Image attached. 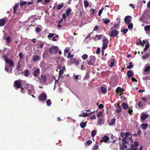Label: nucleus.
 Segmentation results:
<instances>
[{
	"label": "nucleus",
	"mask_w": 150,
	"mask_h": 150,
	"mask_svg": "<svg viewBox=\"0 0 150 150\" xmlns=\"http://www.w3.org/2000/svg\"><path fill=\"white\" fill-rule=\"evenodd\" d=\"M109 137H108L107 136H104L102 138V140H100V142H107L109 140Z\"/></svg>",
	"instance_id": "2eb2a0df"
},
{
	"label": "nucleus",
	"mask_w": 150,
	"mask_h": 150,
	"mask_svg": "<svg viewBox=\"0 0 150 150\" xmlns=\"http://www.w3.org/2000/svg\"><path fill=\"white\" fill-rule=\"evenodd\" d=\"M96 116L95 115H93L90 117V119L91 120L96 119Z\"/></svg>",
	"instance_id": "13d9d810"
},
{
	"label": "nucleus",
	"mask_w": 150,
	"mask_h": 150,
	"mask_svg": "<svg viewBox=\"0 0 150 150\" xmlns=\"http://www.w3.org/2000/svg\"><path fill=\"white\" fill-rule=\"evenodd\" d=\"M102 50H105L108 47V45L109 43V41L108 39L105 38H105L102 40Z\"/></svg>",
	"instance_id": "7ed1b4c3"
},
{
	"label": "nucleus",
	"mask_w": 150,
	"mask_h": 150,
	"mask_svg": "<svg viewBox=\"0 0 150 150\" xmlns=\"http://www.w3.org/2000/svg\"><path fill=\"white\" fill-rule=\"evenodd\" d=\"M96 60V59L94 56H91L87 60L88 64L93 65L95 63Z\"/></svg>",
	"instance_id": "f257e3e1"
},
{
	"label": "nucleus",
	"mask_w": 150,
	"mask_h": 150,
	"mask_svg": "<svg viewBox=\"0 0 150 150\" xmlns=\"http://www.w3.org/2000/svg\"><path fill=\"white\" fill-rule=\"evenodd\" d=\"M84 7L86 8L87 7L89 6V2L88 1H87V0H84Z\"/></svg>",
	"instance_id": "c756f323"
},
{
	"label": "nucleus",
	"mask_w": 150,
	"mask_h": 150,
	"mask_svg": "<svg viewBox=\"0 0 150 150\" xmlns=\"http://www.w3.org/2000/svg\"><path fill=\"white\" fill-rule=\"evenodd\" d=\"M44 45V44L42 43L40 44L39 45L38 44L37 46V47L38 48L41 49L43 47Z\"/></svg>",
	"instance_id": "a19ab883"
},
{
	"label": "nucleus",
	"mask_w": 150,
	"mask_h": 150,
	"mask_svg": "<svg viewBox=\"0 0 150 150\" xmlns=\"http://www.w3.org/2000/svg\"><path fill=\"white\" fill-rule=\"evenodd\" d=\"M122 108L125 110H126L129 108V106L125 102H123L122 104Z\"/></svg>",
	"instance_id": "a211bd4d"
},
{
	"label": "nucleus",
	"mask_w": 150,
	"mask_h": 150,
	"mask_svg": "<svg viewBox=\"0 0 150 150\" xmlns=\"http://www.w3.org/2000/svg\"><path fill=\"white\" fill-rule=\"evenodd\" d=\"M90 78L89 74L88 72H86L85 78L86 79H88Z\"/></svg>",
	"instance_id": "8fccbe9b"
},
{
	"label": "nucleus",
	"mask_w": 150,
	"mask_h": 150,
	"mask_svg": "<svg viewBox=\"0 0 150 150\" xmlns=\"http://www.w3.org/2000/svg\"><path fill=\"white\" fill-rule=\"evenodd\" d=\"M59 76L58 77V79H59L60 77L64 73V71L63 69H60L59 71Z\"/></svg>",
	"instance_id": "58836bf2"
},
{
	"label": "nucleus",
	"mask_w": 150,
	"mask_h": 150,
	"mask_svg": "<svg viewBox=\"0 0 150 150\" xmlns=\"http://www.w3.org/2000/svg\"><path fill=\"white\" fill-rule=\"evenodd\" d=\"M122 90L120 87H117L116 89V92L117 94L118 93L120 92H121Z\"/></svg>",
	"instance_id": "72a5a7b5"
},
{
	"label": "nucleus",
	"mask_w": 150,
	"mask_h": 150,
	"mask_svg": "<svg viewBox=\"0 0 150 150\" xmlns=\"http://www.w3.org/2000/svg\"><path fill=\"white\" fill-rule=\"evenodd\" d=\"M8 21L7 17L0 19V26H3L4 25L5 23Z\"/></svg>",
	"instance_id": "6e6552de"
},
{
	"label": "nucleus",
	"mask_w": 150,
	"mask_h": 150,
	"mask_svg": "<svg viewBox=\"0 0 150 150\" xmlns=\"http://www.w3.org/2000/svg\"><path fill=\"white\" fill-rule=\"evenodd\" d=\"M92 143V141L91 140H88L85 143V144L86 145H90Z\"/></svg>",
	"instance_id": "4c0bfd02"
},
{
	"label": "nucleus",
	"mask_w": 150,
	"mask_h": 150,
	"mask_svg": "<svg viewBox=\"0 0 150 150\" xmlns=\"http://www.w3.org/2000/svg\"><path fill=\"white\" fill-rule=\"evenodd\" d=\"M150 55V53L146 54L144 56H142V58L146 59Z\"/></svg>",
	"instance_id": "473e14b6"
},
{
	"label": "nucleus",
	"mask_w": 150,
	"mask_h": 150,
	"mask_svg": "<svg viewBox=\"0 0 150 150\" xmlns=\"http://www.w3.org/2000/svg\"><path fill=\"white\" fill-rule=\"evenodd\" d=\"M64 6L63 3L59 4L57 6V9L59 10H60Z\"/></svg>",
	"instance_id": "4be33fe9"
},
{
	"label": "nucleus",
	"mask_w": 150,
	"mask_h": 150,
	"mask_svg": "<svg viewBox=\"0 0 150 150\" xmlns=\"http://www.w3.org/2000/svg\"><path fill=\"white\" fill-rule=\"evenodd\" d=\"M28 92V93L29 95H31L32 94V91L31 90V88H30L27 90Z\"/></svg>",
	"instance_id": "69168bd1"
},
{
	"label": "nucleus",
	"mask_w": 150,
	"mask_h": 150,
	"mask_svg": "<svg viewBox=\"0 0 150 150\" xmlns=\"http://www.w3.org/2000/svg\"><path fill=\"white\" fill-rule=\"evenodd\" d=\"M127 75L128 77L130 78L134 76V74L132 71L128 70L127 72Z\"/></svg>",
	"instance_id": "4468645a"
},
{
	"label": "nucleus",
	"mask_w": 150,
	"mask_h": 150,
	"mask_svg": "<svg viewBox=\"0 0 150 150\" xmlns=\"http://www.w3.org/2000/svg\"><path fill=\"white\" fill-rule=\"evenodd\" d=\"M104 107V105L102 104H100L98 106V108L100 109H101L103 108Z\"/></svg>",
	"instance_id": "bf43d9fd"
},
{
	"label": "nucleus",
	"mask_w": 150,
	"mask_h": 150,
	"mask_svg": "<svg viewBox=\"0 0 150 150\" xmlns=\"http://www.w3.org/2000/svg\"><path fill=\"white\" fill-rule=\"evenodd\" d=\"M130 134L129 132H127L125 133L121 132L120 135V136L122 137V139H120V140H123L124 139H126L127 138H128V137L130 135Z\"/></svg>",
	"instance_id": "f03ea898"
},
{
	"label": "nucleus",
	"mask_w": 150,
	"mask_h": 150,
	"mask_svg": "<svg viewBox=\"0 0 150 150\" xmlns=\"http://www.w3.org/2000/svg\"><path fill=\"white\" fill-rule=\"evenodd\" d=\"M47 96L45 93H41L38 96V99L41 101H45L47 99Z\"/></svg>",
	"instance_id": "39448f33"
},
{
	"label": "nucleus",
	"mask_w": 150,
	"mask_h": 150,
	"mask_svg": "<svg viewBox=\"0 0 150 150\" xmlns=\"http://www.w3.org/2000/svg\"><path fill=\"white\" fill-rule=\"evenodd\" d=\"M132 19V18L131 16H127L125 18V22L126 24H129L131 22Z\"/></svg>",
	"instance_id": "0eeeda50"
},
{
	"label": "nucleus",
	"mask_w": 150,
	"mask_h": 150,
	"mask_svg": "<svg viewBox=\"0 0 150 150\" xmlns=\"http://www.w3.org/2000/svg\"><path fill=\"white\" fill-rule=\"evenodd\" d=\"M19 5L18 4H16L15 5H14V7H13V14H14L16 13V11L17 9V8L18 7Z\"/></svg>",
	"instance_id": "dca6fc26"
},
{
	"label": "nucleus",
	"mask_w": 150,
	"mask_h": 150,
	"mask_svg": "<svg viewBox=\"0 0 150 150\" xmlns=\"http://www.w3.org/2000/svg\"><path fill=\"white\" fill-rule=\"evenodd\" d=\"M40 72V69H39L38 68L36 69L34 71L33 74L35 77H37L38 76V75H39Z\"/></svg>",
	"instance_id": "ddd939ff"
},
{
	"label": "nucleus",
	"mask_w": 150,
	"mask_h": 150,
	"mask_svg": "<svg viewBox=\"0 0 150 150\" xmlns=\"http://www.w3.org/2000/svg\"><path fill=\"white\" fill-rule=\"evenodd\" d=\"M5 62L10 67H14V62L11 60L10 59H6V61Z\"/></svg>",
	"instance_id": "9b49d317"
},
{
	"label": "nucleus",
	"mask_w": 150,
	"mask_h": 150,
	"mask_svg": "<svg viewBox=\"0 0 150 150\" xmlns=\"http://www.w3.org/2000/svg\"><path fill=\"white\" fill-rule=\"evenodd\" d=\"M128 28L129 29H132L133 27V25L132 23H130L128 24Z\"/></svg>",
	"instance_id": "09e8293b"
},
{
	"label": "nucleus",
	"mask_w": 150,
	"mask_h": 150,
	"mask_svg": "<svg viewBox=\"0 0 150 150\" xmlns=\"http://www.w3.org/2000/svg\"><path fill=\"white\" fill-rule=\"evenodd\" d=\"M86 125V123L85 122H81L80 124V126L82 128H84Z\"/></svg>",
	"instance_id": "7c9ffc66"
},
{
	"label": "nucleus",
	"mask_w": 150,
	"mask_h": 150,
	"mask_svg": "<svg viewBox=\"0 0 150 150\" xmlns=\"http://www.w3.org/2000/svg\"><path fill=\"white\" fill-rule=\"evenodd\" d=\"M129 64V65L127 66V68L128 69L132 68L133 67V65L132 62H130Z\"/></svg>",
	"instance_id": "c03bdc74"
},
{
	"label": "nucleus",
	"mask_w": 150,
	"mask_h": 150,
	"mask_svg": "<svg viewBox=\"0 0 150 150\" xmlns=\"http://www.w3.org/2000/svg\"><path fill=\"white\" fill-rule=\"evenodd\" d=\"M128 31V29H124L123 30V33L125 34L127 33V32Z\"/></svg>",
	"instance_id": "0e129e2a"
},
{
	"label": "nucleus",
	"mask_w": 150,
	"mask_h": 150,
	"mask_svg": "<svg viewBox=\"0 0 150 150\" xmlns=\"http://www.w3.org/2000/svg\"><path fill=\"white\" fill-rule=\"evenodd\" d=\"M46 103L48 106H50L51 105L52 103L50 100L48 99L46 101Z\"/></svg>",
	"instance_id": "79ce46f5"
},
{
	"label": "nucleus",
	"mask_w": 150,
	"mask_h": 150,
	"mask_svg": "<svg viewBox=\"0 0 150 150\" xmlns=\"http://www.w3.org/2000/svg\"><path fill=\"white\" fill-rule=\"evenodd\" d=\"M6 41L10 43L11 42V39L10 36H8L6 38Z\"/></svg>",
	"instance_id": "052dcab7"
},
{
	"label": "nucleus",
	"mask_w": 150,
	"mask_h": 150,
	"mask_svg": "<svg viewBox=\"0 0 150 150\" xmlns=\"http://www.w3.org/2000/svg\"><path fill=\"white\" fill-rule=\"evenodd\" d=\"M65 59L63 57H62L60 58L59 61L61 63H63Z\"/></svg>",
	"instance_id": "338daca9"
},
{
	"label": "nucleus",
	"mask_w": 150,
	"mask_h": 150,
	"mask_svg": "<svg viewBox=\"0 0 150 150\" xmlns=\"http://www.w3.org/2000/svg\"><path fill=\"white\" fill-rule=\"evenodd\" d=\"M27 4V2L25 1H22L20 2V5L21 6H22L24 5H26Z\"/></svg>",
	"instance_id": "c9c22d12"
},
{
	"label": "nucleus",
	"mask_w": 150,
	"mask_h": 150,
	"mask_svg": "<svg viewBox=\"0 0 150 150\" xmlns=\"http://www.w3.org/2000/svg\"><path fill=\"white\" fill-rule=\"evenodd\" d=\"M122 110V108L121 107H117L116 109V112L117 113H119Z\"/></svg>",
	"instance_id": "e433bc0d"
},
{
	"label": "nucleus",
	"mask_w": 150,
	"mask_h": 150,
	"mask_svg": "<svg viewBox=\"0 0 150 150\" xmlns=\"http://www.w3.org/2000/svg\"><path fill=\"white\" fill-rule=\"evenodd\" d=\"M103 35H96V37L95 38H94V40H96V38H97V40H100Z\"/></svg>",
	"instance_id": "5701e85b"
},
{
	"label": "nucleus",
	"mask_w": 150,
	"mask_h": 150,
	"mask_svg": "<svg viewBox=\"0 0 150 150\" xmlns=\"http://www.w3.org/2000/svg\"><path fill=\"white\" fill-rule=\"evenodd\" d=\"M149 47V43L148 41L147 42V44L145 45V48L144 49V52H145L146 51H147L148 48Z\"/></svg>",
	"instance_id": "6ab92c4d"
},
{
	"label": "nucleus",
	"mask_w": 150,
	"mask_h": 150,
	"mask_svg": "<svg viewBox=\"0 0 150 150\" xmlns=\"http://www.w3.org/2000/svg\"><path fill=\"white\" fill-rule=\"evenodd\" d=\"M30 74V71L28 70H26L24 72V75L26 77L28 76Z\"/></svg>",
	"instance_id": "f3484780"
},
{
	"label": "nucleus",
	"mask_w": 150,
	"mask_h": 150,
	"mask_svg": "<svg viewBox=\"0 0 150 150\" xmlns=\"http://www.w3.org/2000/svg\"><path fill=\"white\" fill-rule=\"evenodd\" d=\"M148 115L146 114H143L141 116V118L142 120H145L148 117Z\"/></svg>",
	"instance_id": "b1692460"
},
{
	"label": "nucleus",
	"mask_w": 150,
	"mask_h": 150,
	"mask_svg": "<svg viewBox=\"0 0 150 150\" xmlns=\"http://www.w3.org/2000/svg\"><path fill=\"white\" fill-rule=\"evenodd\" d=\"M119 28V25L117 24H114V25L113 27H111V28L110 29V30H111L112 29H114V28H115L116 29H118Z\"/></svg>",
	"instance_id": "2f4dec72"
},
{
	"label": "nucleus",
	"mask_w": 150,
	"mask_h": 150,
	"mask_svg": "<svg viewBox=\"0 0 150 150\" xmlns=\"http://www.w3.org/2000/svg\"><path fill=\"white\" fill-rule=\"evenodd\" d=\"M107 89L106 88H105L104 87H101V92L102 93H105L107 92Z\"/></svg>",
	"instance_id": "393cba45"
},
{
	"label": "nucleus",
	"mask_w": 150,
	"mask_h": 150,
	"mask_svg": "<svg viewBox=\"0 0 150 150\" xmlns=\"http://www.w3.org/2000/svg\"><path fill=\"white\" fill-rule=\"evenodd\" d=\"M20 80H18L15 81L14 85L17 88H21V81Z\"/></svg>",
	"instance_id": "9d476101"
},
{
	"label": "nucleus",
	"mask_w": 150,
	"mask_h": 150,
	"mask_svg": "<svg viewBox=\"0 0 150 150\" xmlns=\"http://www.w3.org/2000/svg\"><path fill=\"white\" fill-rule=\"evenodd\" d=\"M20 61H19L18 63L17 66L16 68L17 70H19L21 69V66L20 64Z\"/></svg>",
	"instance_id": "37998d69"
},
{
	"label": "nucleus",
	"mask_w": 150,
	"mask_h": 150,
	"mask_svg": "<svg viewBox=\"0 0 150 150\" xmlns=\"http://www.w3.org/2000/svg\"><path fill=\"white\" fill-rule=\"evenodd\" d=\"M133 112L132 107L131 106L129 108L128 113L130 115H132V113Z\"/></svg>",
	"instance_id": "a878e982"
},
{
	"label": "nucleus",
	"mask_w": 150,
	"mask_h": 150,
	"mask_svg": "<svg viewBox=\"0 0 150 150\" xmlns=\"http://www.w3.org/2000/svg\"><path fill=\"white\" fill-rule=\"evenodd\" d=\"M150 71V66L146 67L144 70L145 72H148Z\"/></svg>",
	"instance_id": "de8ad7c7"
},
{
	"label": "nucleus",
	"mask_w": 150,
	"mask_h": 150,
	"mask_svg": "<svg viewBox=\"0 0 150 150\" xmlns=\"http://www.w3.org/2000/svg\"><path fill=\"white\" fill-rule=\"evenodd\" d=\"M81 62V60L79 59L74 58V59L73 63L75 64L76 66H78Z\"/></svg>",
	"instance_id": "f8f14e48"
},
{
	"label": "nucleus",
	"mask_w": 150,
	"mask_h": 150,
	"mask_svg": "<svg viewBox=\"0 0 150 150\" xmlns=\"http://www.w3.org/2000/svg\"><path fill=\"white\" fill-rule=\"evenodd\" d=\"M5 62H6V59H8L7 58V56L6 55H3L2 56Z\"/></svg>",
	"instance_id": "4d7b16f0"
},
{
	"label": "nucleus",
	"mask_w": 150,
	"mask_h": 150,
	"mask_svg": "<svg viewBox=\"0 0 150 150\" xmlns=\"http://www.w3.org/2000/svg\"><path fill=\"white\" fill-rule=\"evenodd\" d=\"M109 35L112 37L116 36L118 34L119 32L116 29H112Z\"/></svg>",
	"instance_id": "423d86ee"
},
{
	"label": "nucleus",
	"mask_w": 150,
	"mask_h": 150,
	"mask_svg": "<svg viewBox=\"0 0 150 150\" xmlns=\"http://www.w3.org/2000/svg\"><path fill=\"white\" fill-rule=\"evenodd\" d=\"M35 31L36 32L38 33L40 31H41L40 28L39 27H37L35 28Z\"/></svg>",
	"instance_id": "e2e57ef3"
},
{
	"label": "nucleus",
	"mask_w": 150,
	"mask_h": 150,
	"mask_svg": "<svg viewBox=\"0 0 150 150\" xmlns=\"http://www.w3.org/2000/svg\"><path fill=\"white\" fill-rule=\"evenodd\" d=\"M115 121V118H112L110 119V122L108 123V124L110 125H113Z\"/></svg>",
	"instance_id": "412c9836"
},
{
	"label": "nucleus",
	"mask_w": 150,
	"mask_h": 150,
	"mask_svg": "<svg viewBox=\"0 0 150 150\" xmlns=\"http://www.w3.org/2000/svg\"><path fill=\"white\" fill-rule=\"evenodd\" d=\"M148 125V124L146 123H143L141 125L142 128L143 129H146Z\"/></svg>",
	"instance_id": "bb28decb"
},
{
	"label": "nucleus",
	"mask_w": 150,
	"mask_h": 150,
	"mask_svg": "<svg viewBox=\"0 0 150 150\" xmlns=\"http://www.w3.org/2000/svg\"><path fill=\"white\" fill-rule=\"evenodd\" d=\"M102 120V119H98L97 122V124H98V125H101V122Z\"/></svg>",
	"instance_id": "a18cd8bd"
},
{
	"label": "nucleus",
	"mask_w": 150,
	"mask_h": 150,
	"mask_svg": "<svg viewBox=\"0 0 150 150\" xmlns=\"http://www.w3.org/2000/svg\"><path fill=\"white\" fill-rule=\"evenodd\" d=\"M98 29L99 28L98 26V25H96L93 31L95 30H98Z\"/></svg>",
	"instance_id": "774afa93"
},
{
	"label": "nucleus",
	"mask_w": 150,
	"mask_h": 150,
	"mask_svg": "<svg viewBox=\"0 0 150 150\" xmlns=\"http://www.w3.org/2000/svg\"><path fill=\"white\" fill-rule=\"evenodd\" d=\"M100 49L99 48H98L97 49V50L96 51V53L97 54H98L100 53Z\"/></svg>",
	"instance_id": "680f3d73"
},
{
	"label": "nucleus",
	"mask_w": 150,
	"mask_h": 150,
	"mask_svg": "<svg viewBox=\"0 0 150 150\" xmlns=\"http://www.w3.org/2000/svg\"><path fill=\"white\" fill-rule=\"evenodd\" d=\"M19 57L20 59L22 60L23 58V55L22 54V53L21 52H20L18 54Z\"/></svg>",
	"instance_id": "603ef678"
},
{
	"label": "nucleus",
	"mask_w": 150,
	"mask_h": 150,
	"mask_svg": "<svg viewBox=\"0 0 150 150\" xmlns=\"http://www.w3.org/2000/svg\"><path fill=\"white\" fill-rule=\"evenodd\" d=\"M89 115V114L87 113L83 112L82 115V117H86Z\"/></svg>",
	"instance_id": "6e6d98bb"
},
{
	"label": "nucleus",
	"mask_w": 150,
	"mask_h": 150,
	"mask_svg": "<svg viewBox=\"0 0 150 150\" xmlns=\"http://www.w3.org/2000/svg\"><path fill=\"white\" fill-rule=\"evenodd\" d=\"M40 78L39 77V80L41 83H45L46 81L47 78L45 75H41Z\"/></svg>",
	"instance_id": "1a4fd4ad"
},
{
	"label": "nucleus",
	"mask_w": 150,
	"mask_h": 150,
	"mask_svg": "<svg viewBox=\"0 0 150 150\" xmlns=\"http://www.w3.org/2000/svg\"><path fill=\"white\" fill-rule=\"evenodd\" d=\"M31 86L32 85L30 84H25L24 85V87L26 89L28 90L30 88H31Z\"/></svg>",
	"instance_id": "cd10ccee"
},
{
	"label": "nucleus",
	"mask_w": 150,
	"mask_h": 150,
	"mask_svg": "<svg viewBox=\"0 0 150 150\" xmlns=\"http://www.w3.org/2000/svg\"><path fill=\"white\" fill-rule=\"evenodd\" d=\"M55 35V34L50 33L49 34L48 36H47V37L49 38H52Z\"/></svg>",
	"instance_id": "3c124183"
},
{
	"label": "nucleus",
	"mask_w": 150,
	"mask_h": 150,
	"mask_svg": "<svg viewBox=\"0 0 150 150\" xmlns=\"http://www.w3.org/2000/svg\"><path fill=\"white\" fill-rule=\"evenodd\" d=\"M71 11V9H67L66 11V14L67 16H69L70 13Z\"/></svg>",
	"instance_id": "c85d7f7f"
},
{
	"label": "nucleus",
	"mask_w": 150,
	"mask_h": 150,
	"mask_svg": "<svg viewBox=\"0 0 150 150\" xmlns=\"http://www.w3.org/2000/svg\"><path fill=\"white\" fill-rule=\"evenodd\" d=\"M88 56L86 54H83L82 56V58L83 60L86 59L88 58Z\"/></svg>",
	"instance_id": "49530a36"
},
{
	"label": "nucleus",
	"mask_w": 150,
	"mask_h": 150,
	"mask_svg": "<svg viewBox=\"0 0 150 150\" xmlns=\"http://www.w3.org/2000/svg\"><path fill=\"white\" fill-rule=\"evenodd\" d=\"M98 148V146L97 144H95L93 148V150H97Z\"/></svg>",
	"instance_id": "5fc2aeb1"
},
{
	"label": "nucleus",
	"mask_w": 150,
	"mask_h": 150,
	"mask_svg": "<svg viewBox=\"0 0 150 150\" xmlns=\"http://www.w3.org/2000/svg\"><path fill=\"white\" fill-rule=\"evenodd\" d=\"M144 30L146 31H149L150 30V25L145 26L144 28Z\"/></svg>",
	"instance_id": "f704fd0d"
},
{
	"label": "nucleus",
	"mask_w": 150,
	"mask_h": 150,
	"mask_svg": "<svg viewBox=\"0 0 150 150\" xmlns=\"http://www.w3.org/2000/svg\"><path fill=\"white\" fill-rule=\"evenodd\" d=\"M96 134V130H93L91 132V136L93 137Z\"/></svg>",
	"instance_id": "ea45409f"
},
{
	"label": "nucleus",
	"mask_w": 150,
	"mask_h": 150,
	"mask_svg": "<svg viewBox=\"0 0 150 150\" xmlns=\"http://www.w3.org/2000/svg\"><path fill=\"white\" fill-rule=\"evenodd\" d=\"M59 49L57 47H51L49 49V52L50 54H55L57 53L58 52Z\"/></svg>",
	"instance_id": "20e7f679"
},
{
	"label": "nucleus",
	"mask_w": 150,
	"mask_h": 150,
	"mask_svg": "<svg viewBox=\"0 0 150 150\" xmlns=\"http://www.w3.org/2000/svg\"><path fill=\"white\" fill-rule=\"evenodd\" d=\"M40 59V57L38 55L34 56L33 58V62H36L39 60Z\"/></svg>",
	"instance_id": "aec40b11"
},
{
	"label": "nucleus",
	"mask_w": 150,
	"mask_h": 150,
	"mask_svg": "<svg viewBox=\"0 0 150 150\" xmlns=\"http://www.w3.org/2000/svg\"><path fill=\"white\" fill-rule=\"evenodd\" d=\"M103 20H104L103 21V23L105 24H107L109 23L110 21V20L109 19H105L104 20L103 19Z\"/></svg>",
	"instance_id": "864d4df0"
}]
</instances>
